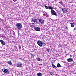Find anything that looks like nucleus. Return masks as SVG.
Instances as JSON below:
<instances>
[{
	"label": "nucleus",
	"instance_id": "1",
	"mask_svg": "<svg viewBox=\"0 0 76 76\" xmlns=\"http://www.w3.org/2000/svg\"><path fill=\"white\" fill-rule=\"evenodd\" d=\"M16 26L18 30H20L22 28V25L20 23H17Z\"/></svg>",
	"mask_w": 76,
	"mask_h": 76
},
{
	"label": "nucleus",
	"instance_id": "2",
	"mask_svg": "<svg viewBox=\"0 0 76 76\" xmlns=\"http://www.w3.org/2000/svg\"><path fill=\"white\" fill-rule=\"evenodd\" d=\"M51 13L52 15H55L56 16H58V15L56 13V12H55L53 10H51Z\"/></svg>",
	"mask_w": 76,
	"mask_h": 76
},
{
	"label": "nucleus",
	"instance_id": "3",
	"mask_svg": "<svg viewBox=\"0 0 76 76\" xmlns=\"http://www.w3.org/2000/svg\"><path fill=\"white\" fill-rule=\"evenodd\" d=\"M39 21L41 25H44V20L42 19H39Z\"/></svg>",
	"mask_w": 76,
	"mask_h": 76
},
{
	"label": "nucleus",
	"instance_id": "4",
	"mask_svg": "<svg viewBox=\"0 0 76 76\" xmlns=\"http://www.w3.org/2000/svg\"><path fill=\"white\" fill-rule=\"evenodd\" d=\"M37 44L38 45H39V46H40V47H42L43 44L42 42V41L40 40H38L37 42Z\"/></svg>",
	"mask_w": 76,
	"mask_h": 76
},
{
	"label": "nucleus",
	"instance_id": "5",
	"mask_svg": "<svg viewBox=\"0 0 76 76\" xmlns=\"http://www.w3.org/2000/svg\"><path fill=\"white\" fill-rule=\"evenodd\" d=\"M41 30L40 28L38 27H34V31H39Z\"/></svg>",
	"mask_w": 76,
	"mask_h": 76
},
{
	"label": "nucleus",
	"instance_id": "6",
	"mask_svg": "<svg viewBox=\"0 0 76 76\" xmlns=\"http://www.w3.org/2000/svg\"><path fill=\"white\" fill-rule=\"evenodd\" d=\"M22 64L21 63H18L17 64V67H22Z\"/></svg>",
	"mask_w": 76,
	"mask_h": 76
},
{
	"label": "nucleus",
	"instance_id": "7",
	"mask_svg": "<svg viewBox=\"0 0 76 76\" xmlns=\"http://www.w3.org/2000/svg\"><path fill=\"white\" fill-rule=\"evenodd\" d=\"M3 72H4V73H5L6 74H9V72L8 71V70L5 68H4Z\"/></svg>",
	"mask_w": 76,
	"mask_h": 76
},
{
	"label": "nucleus",
	"instance_id": "8",
	"mask_svg": "<svg viewBox=\"0 0 76 76\" xmlns=\"http://www.w3.org/2000/svg\"><path fill=\"white\" fill-rule=\"evenodd\" d=\"M62 10L63 13H66L67 12V10H66V8H62Z\"/></svg>",
	"mask_w": 76,
	"mask_h": 76
},
{
	"label": "nucleus",
	"instance_id": "9",
	"mask_svg": "<svg viewBox=\"0 0 76 76\" xmlns=\"http://www.w3.org/2000/svg\"><path fill=\"white\" fill-rule=\"evenodd\" d=\"M32 20V22H34V23H37V19L36 18H33Z\"/></svg>",
	"mask_w": 76,
	"mask_h": 76
},
{
	"label": "nucleus",
	"instance_id": "10",
	"mask_svg": "<svg viewBox=\"0 0 76 76\" xmlns=\"http://www.w3.org/2000/svg\"><path fill=\"white\" fill-rule=\"evenodd\" d=\"M0 42L2 45H5V42L2 40H0Z\"/></svg>",
	"mask_w": 76,
	"mask_h": 76
},
{
	"label": "nucleus",
	"instance_id": "11",
	"mask_svg": "<svg viewBox=\"0 0 76 76\" xmlns=\"http://www.w3.org/2000/svg\"><path fill=\"white\" fill-rule=\"evenodd\" d=\"M67 60L68 62H72V61H73V59L72 58H68Z\"/></svg>",
	"mask_w": 76,
	"mask_h": 76
},
{
	"label": "nucleus",
	"instance_id": "12",
	"mask_svg": "<svg viewBox=\"0 0 76 76\" xmlns=\"http://www.w3.org/2000/svg\"><path fill=\"white\" fill-rule=\"evenodd\" d=\"M52 67H53V68H54V69H56L57 68V66H56L54 65V64L53 62H52Z\"/></svg>",
	"mask_w": 76,
	"mask_h": 76
},
{
	"label": "nucleus",
	"instance_id": "13",
	"mask_svg": "<svg viewBox=\"0 0 76 76\" xmlns=\"http://www.w3.org/2000/svg\"><path fill=\"white\" fill-rule=\"evenodd\" d=\"M37 75L38 76H42V74L40 72H39L37 74Z\"/></svg>",
	"mask_w": 76,
	"mask_h": 76
},
{
	"label": "nucleus",
	"instance_id": "14",
	"mask_svg": "<svg viewBox=\"0 0 76 76\" xmlns=\"http://www.w3.org/2000/svg\"><path fill=\"white\" fill-rule=\"evenodd\" d=\"M49 73H50V75L52 76H54V73L53 72H49Z\"/></svg>",
	"mask_w": 76,
	"mask_h": 76
},
{
	"label": "nucleus",
	"instance_id": "15",
	"mask_svg": "<svg viewBox=\"0 0 76 76\" xmlns=\"http://www.w3.org/2000/svg\"><path fill=\"white\" fill-rule=\"evenodd\" d=\"M7 63L8 64H10V65H12V63L11 61H8L7 62Z\"/></svg>",
	"mask_w": 76,
	"mask_h": 76
},
{
	"label": "nucleus",
	"instance_id": "16",
	"mask_svg": "<svg viewBox=\"0 0 76 76\" xmlns=\"http://www.w3.org/2000/svg\"><path fill=\"white\" fill-rule=\"evenodd\" d=\"M31 58H33L34 57H35V55H34V54H31Z\"/></svg>",
	"mask_w": 76,
	"mask_h": 76
},
{
	"label": "nucleus",
	"instance_id": "17",
	"mask_svg": "<svg viewBox=\"0 0 76 76\" xmlns=\"http://www.w3.org/2000/svg\"><path fill=\"white\" fill-rule=\"evenodd\" d=\"M74 26H75V24H74V23H72L71 24V27H74Z\"/></svg>",
	"mask_w": 76,
	"mask_h": 76
},
{
	"label": "nucleus",
	"instance_id": "18",
	"mask_svg": "<svg viewBox=\"0 0 76 76\" xmlns=\"http://www.w3.org/2000/svg\"><path fill=\"white\" fill-rule=\"evenodd\" d=\"M61 65H60V64L58 63V64L57 65V67H61Z\"/></svg>",
	"mask_w": 76,
	"mask_h": 76
},
{
	"label": "nucleus",
	"instance_id": "19",
	"mask_svg": "<svg viewBox=\"0 0 76 76\" xmlns=\"http://www.w3.org/2000/svg\"><path fill=\"white\" fill-rule=\"evenodd\" d=\"M18 47H19V50L20 51L21 50V47L20 46V45H19L18 46Z\"/></svg>",
	"mask_w": 76,
	"mask_h": 76
},
{
	"label": "nucleus",
	"instance_id": "20",
	"mask_svg": "<svg viewBox=\"0 0 76 76\" xmlns=\"http://www.w3.org/2000/svg\"><path fill=\"white\" fill-rule=\"evenodd\" d=\"M49 9H51V10H53V7H51V6L49 7Z\"/></svg>",
	"mask_w": 76,
	"mask_h": 76
},
{
	"label": "nucleus",
	"instance_id": "21",
	"mask_svg": "<svg viewBox=\"0 0 76 76\" xmlns=\"http://www.w3.org/2000/svg\"><path fill=\"white\" fill-rule=\"evenodd\" d=\"M45 7L46 9H48L49 8V7H48L46 5H45Z\"/></svg>",
	"mask_w": 76,
	"mask_h": 76
},
{
	"label": "nucleus",
	"instance_id": "22",
	"mask_svg": "<svg viewBox=\"0 0 76 76\" xmlns=\"http://www.w3.org/2000/svg\"><path fill=\"white\" fill-rule=\"evenodd\" d=\"M59 3H60L61 4V5H62L63 4V2H62V1H60L59 2Z\"/></svg>",
	"mask_w": 76,
	"mask_h": 76
},
{
	"label": "nucleus",
	"instance_id": "23",
	"mask_svg": "<svg viewBox=\"0 0 76 76\" xmlns=\"http://www.w3.org/2000/svg\"><path fill=\"white\" fill-rule=\"evenodd\" d=\"M46 49L47 51H48V52H49V51H50V50H49V49L47 48H46Z\"/></svg>",
	"mask_w": 76,
	"mask_h": 76
},
{
	"label": "nucleus",
	"instance_id": "24",
	"mask_svg": "<svg viewBox=\"0 0 76 76\" xmlns=\"http://www.w3.org/2000/svg\"><path fill=\"white\" fill-rule=\"evenodd\" d=\"M31 27H32V28H35V26H34L33 25H31Z\"/></svg>",
	"mask_w": 76,
	"mask_h": 76
},
{
	"label": "nucleus",
	"instance_id": "25",
	"mask_svg": "<svg viewBox=\"0 0 76 76\" xmlns=\"http://www.w3.org/2000/svg\"><path fill=\"white\" fill-rule=\"evenodd\" d=\"M37 60L38 61H40V58H37Z\"/></svg>",
	"mask_w": 76,
	"mask_h": 76
},
{
	"label": "nucleus",
	"instance_id": "26",
	"mask_svg": "<svg viewBox=\"0 0 76 76\" xmlns=\"http://www.w3.org/2000/svg\"><path fill=\"white\" fill-rule=\"evenodd\" d=\"M2 37H3L4 38L5 37V36L4 35H2Z\"/></svg>",
	"mask_w": 76,
	"mask_h": 76
},
{
	"label": "nucleus",
	"instance_id": "27",
	"mask_svg": "<svg viewBox=\"0 0 76 76\" xmlns=\"http://www.w3.org/2000/svg\"><path fill=\"white\" fill-rule=\"evenodd\" d=\"M13 1L15 2V1H17V0H13Z\"/></svg>",
	"mask_w": 76,
	"mask_h": 76
},
{
	"label": "nucleus",
	"instance_id": "28",
	"mask_svg": "<svg viewBox=\"0 0 76 76\" xmlns=\"http://www.w3.org/2000/svg\"><path fill=\"white\" fill-rule=\"evenodd\" d=\"M74 30H76V28H75L74 29Z\"/></svg>",
	"mask_w": 76,
	"mask_h": 76
},
{
	"label": "nucleus",
	"instance_id": "29",
	"mask_svg": "<svg viewBox=\"0 0 76 76\" xmlns=\"http://www.w3.org/2000/svg\"><path fill=\"white\" fill-rule=\"evenodd\" d=\"M42 61V59H40V61Z\"/></svg>",
	"mask_w": 76,
	"mask_h": 76
},
{
	"label": "nucleus",
	"instance_id": "30",
	"mask_svg": "<svg viewBox=\"0 0 76 76\" xmlns=\"http://www.w3.org/2000/svg\"><path fill=\"white\" fill-rule=\"evenodd\" d=\"M32 24H33V25H35V24L34 23H33Z\"/></svg>",
	"mask_w": 76,
	"mask_h": 76
},
{
	"label": "nucleus",
	"instance_id": "31",
	"mask_svg": "<svg viewBox=\"0 0 76 76\" xmlns=\"http://www.w3.org/2000/svg\"><path fill=\"white\" fill-rule=\"evenodd\" d=\"M70 57H72V55H70Z\"/></svg>",
	"mask_w": 76,
	"mask_h": 76
},
{
	"label": "nucleus",
	"instance_id": "32",
	"mask_svg": "<svg viewBox=\"0 0 76 76\" xmlns=\"http://www.w3.org/2000/svg\"><path fill=\"white\" fill-rule=\"evenodd\" d=\"M66 29H67V27H66Z\"/></svg>",
	"mask_w": 76,
	"mask_h": 76
},
{
	"label": "nucleus",
	"instance_id": "33",
	"mask_svg": "<svg viewBox=\"0 0 76 76\" xmlns=\"http://www.w3.org/2000/svg\"><path fill=\"white\" fill-rule=\"evenodd\" d=\"M41 64V65H42V64Z\"/></svg>",
	"mask_w": 76,
	"mask_h": 76
},
{
	"label": "nucleus",
	"instance_id": "34",
	"mask_svg": "<svg viewBox=\"0 0 76 76\" xmlns=\"http://www.w3.org/2000/svg\"><path fill=\"white\" fill-rule=\"evenodd\" d=\"M52 31H53V29H52Z\"/></svg>",
	"mask_w": 76,
	"mask_h": 76
},
{
	"label": "nucleus",
	"instance_id": "35",
	"mask_svg": "<svg viewBox=\"0 0 76 76\" xmlns=\"http://www.w3.org/2000/svg\"><path fill=\"white\" fill-rule=\"evenodd\" d=\"M14 33H15V32L14 31Z\"/></svg>",
	"mask_w": 76,
	"mask_h": 76
}]
</instances>
